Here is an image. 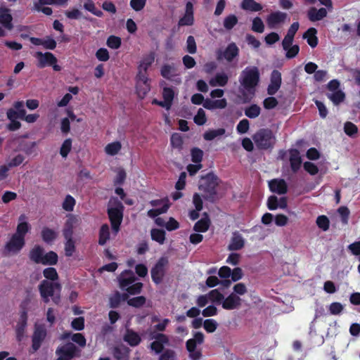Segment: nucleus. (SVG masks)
<instances>
[{"mask_svg":"<svg viewBox=\"0 0 360 360\" xmlns=\"http://www.w3.org/2000/svg\"><path fill=\"white\" fill-rule=\"evenodd\" d=\"M143 288V283L141 282H134L131 285H129L123 290L127 291V294L129 295H137L139 294Z\"/></svg>","mask_w":360,"mask_h":360,"instance_id":"obj_47","label":"nucleus"},{"mask_svg":"<svg viewBox=\"0 0 360 360\" xmlns=\"http://www.w3.org/2000/svg\"><path fill=\"white\" fill-rule=\"evenodd\" d=\"M289 160L292 171L296 173L300 169L302 165V158L297 149L290 150Z\"/></svg>","mask_w":360,"mask_h":360,"instance_id":"obj_22","label":"nucleus"},{"mask_svg":"<svg viewBox=\"0 0 360 360\" xmlns=\"http://www.w3.org/2000/svg\"><path fill=\"white\" fill-rule=\"evenodd\" d=\"M241 302V299L235 293H231L222 302V307L226 310L237 309Z\"/></svg>","mask_w":360,"mask_h":360,"instance_id":"obj_17","label":"nucleus"},{"mask_svg":"<svg viewBox=\"0 0 360 360\" xmlns=\"http://www.w3.org/2000/svg\"><path fill=\"white\" fill-rule=\"evenodd\" d=\"M155 58V53L150 51L148 54L143 56L138 70H143V72H148V68L154 63Z\"/></svg>","mask_w":360,"mask_h":360,"instance_id":"obj_33","label":"nucleus"},{"mask_svg":"<svg viewBox=\"0 0 360 360\" xmlns=\"http://www.w3.org/2000/svg\"><path fill=\"white\" fill-rule=\"evenodd\" d=\"M25 245V239H22L13 234L10 240L5 244L4 251L9 254H18Z\"/></svg>","mask_w":360,"mask_h":360,"instance_id":"obj_9","label":"nucleus"},{"mask_svg":"<svg viewBox=\"0 0 360 360\" xmlns=\"http://www.w3.org/2000/svg\"><path fill=\"white\" fill-rule=\"evenodd\" d=\"M56 360H71L81 356V350L72 342L59 346L56 350Z\"/></svg>","mask_w":360,"mask_h":360,"instance_id":"obj_6","label":"nucleus"},{"mask_svg":"<svg viewBox=\"0 0 360 360\" xmlns=\"http://www.w3.org/2000/svg\"><path fill=\"white\" fill-rule=\"evenodd\" d=\"M162 98L171 106L174 98V91L172 87H164L162 89Z\"/></svg>","mask_w":360,"mask_h":360,"instance_id":"obj_55","label":"nucleus"},{"mask_svg":"<svg viewBox=\"0 0 360 360\" xmlns=\"http://www.w3.org/2000/svg\"><path fill=\"white\" fill-rule=\"evenodd\" d=\"M122 145L119 141H115L110 143H108L105 148V151L107 154L110 155H115L119 153L121 150Z\"/></svg>","mask_w":360,"mask_h":360,"instance_id":"obj_48","label":"nucleus"},{"mask_svg":"<svg viewBox=\"0 0 360 360\" xmlns=\"http://www.w3.org/2000/svg\"><path fill=\"white\" fill-rule=\"evenodd\" d=\"M146 302V299L144 296H138L127 300V304L135 308H140L143 307Z\"/></svg>","mask_w":360,"mask_h":360,"instance_id":"obj_52","label":"nucleus"},{"mask_svg":"<svg viewBox=\"0 0 360 360\" xmlns=\"http://www.w3.org/2000/svg\"><path fill=\"white\" fill-rule=\"evenodd\" d=\"M207 296L210 301L216 304H222V302L224 299V295L221 293L217 289L212 290L210 291Z\"/></svg>","mask_w":360,"mask_h":360,"instance_id":"obj_49","label":"nucleus"},{"mask_svg":"<svg viewBox=\"0 0 360 360\" xmlns=\"http://www.w3.org/2000/svg\"><path fill=\"white\" fill-rule=\"evenodd\" d=\"M137 280L134 272L131 270L124 271L118 277L119 285L122 290L126 288Z\"/></svg>","mask_w":360,"mask_h":360,"instance_id":"obj_16","label":"nucleus"},{"mask_svg":"<svg viewBox=\"0 0 360 360\" xmlns=\"http://www.w3.org/2000/svg\"><path fill=\"white\" fill-rule=\"evenodd\" d=\"M41 236L44 242L51 244L56 239L58 233L50 228L44 227L41 232Z\"/></svg>","mask_w":360,"mask_h":360,"instance_id":"obj_35","label":"nucleus"},{"mask_svg":"<svg viewBox=\"0 0 360 360\" xmlns=\"http://www.w3.org/2000/svg\"><path fill=\"white\" fill-rule=\"evenodd\" d=\"M8 146L12 147L14 145L18 144V147L14 148V151H23L27 155H31L33 152L34 148L36 146L35 142H27L21 140L20 137L15 136L10 139L7 141Z\"/></svg>","mask_w":360,"mask_h":360,"instance_id":"obj_8","label":"nucleus"},{"mask_svg":"<svg viewBox=\"0 0 360 360\" xmlns=\"http://www.w3.org/2000/svg\"><path fill=\"white\" fill-rule=\"evenodd\" d=\"M252 30L255 32L262 33L264 31V25L259 17H255L252 20Z\"/></svg>","mask_w":360,"mask_h":360,"instance_id":"obj_58","label":"nucleus"},{"mask_svg":"<svg viewBox=\"0 0 360 360\" xmlns=\"http://www.w3.org/2000/svg\"><path fill=\"white\" fill-rule=\"evenodd\" d=\"M239 49L234 42L230 43L225 49L223 56L229 62H231L238 56Z\"/></svg>","mask_w":360,"mask_h":360,"instance_id":"obj_30","label":"nucleus"},{"mask_svg":"<svg viewBox=\"0 0 360 360\" xmlns=\"http://www.w3.org/2000/svg\"><path fill=\"white\" fill-rule=\"evenodd\" d=\"M281 83V73L277 70H274L271 73L270 84L267 87V94L270 96L276 94L280 89Z\"/></svg>","mask_w":360,"mask_h":360,"instance_id":"obj_13","label":"nucleus"},{"mask_svg":"<svg viewBox=\"0 0 360 360\" xmlns=\"http://www.w3.org/2000/svg\"><path fill=\"white\" fill-rule=\"evenodd\" d=\"M65 255L66 257H72L76 250L75 243L73 238H65Z\"/></svg>","mask_w":360,"mask_h":360,"instance_id":"obj_50","label":"nucleus"},{"mask_svg":"<svg viewBox=\"0 0 360 360\" xmlns=\"http://www.w3.org/2000/svg\"><path fill=\"white\" fill-rule=\"evenodd\" d=\"M219 184L218 176L212 172L201 176L198 189L203 193V198L210 202H215L217 200V186Z\"/></svg>","mask_w":360,"mask_h":360,"instance_id":"obj_1","label":"nucleus"},{"mask_svg":"<svg viewBox=\"0 0 360 360\" xmlns=\"http://www.w3.org/2000/svg\"><path fill=\"white\" fill-rule=\"evenodd\" d=\"M245 245V240L242 236L237 232L233 233L230 243L228 245V250L235 251L241 250Z\"/></svg>","mask_w":360,"mask_h":360,"instance_id":"obj_25","label":"nucleus"},{"mask_svg":"<svg viewBox=\"0 0 360 360\" xmlns=\"http://www.w3.org/2000/svg\"><path fill=\"white\" fill-rule=\"evenodd\" d=\"M165 231L162 229H153L150 231V236L153 240L162 245L165 241Z\"/></svg>","mask_w":360,"mask_h":360,"instance_id":"obj_41","label":"nucleus"},{"mask_svg":"<svg viewBox=\"0 0 360 360\" xmlns=\"http://www.w3.org/2000/svg\"><path fill=\"white\" fill-rule=\"evenodd\" d=\"M260 74L257 67L249 66L241 72L239 82L240 85L248 92L254 93L255 87L258 85Z\"/></svg>","mask_w":360,"mask_h":360,"instance_id":"obj_3","label":"nucleus"},{"mask_svg":"<svg viewBox=\"0 0 360 360\" xmlns=\"http://www.w3.org/2000/svg\"><path fill=\"white\" fill-rule=\"evenodd\" d=\"M229 77L225 73H217L214 77L209 81V84L212 86H224L227 84Z\"/></svg>","mask_w":360,"mask_h":360,"instance_id":"obj_36","label":"nucleus"},{"mask_svg":"<svg viewBox=\"0 0 360 360\" xmlns=\"http://www.w3.org/2000/svg\"><path fill=\"white\" fill-rule=\"evenodd\" d=\"M307 15L311 22L319 21L326 17L327 11L325 8L316 9L315 7H311L308 11Z\"/></svg>","mask_w":360,"mask_h":360,"instance_id":"obj_24","label":"nucleus"},{"mask_svg":"<svg viewBox=\"0 0 360 360\" xmlns=\"http://www.w3.org/2000/svg\"><path fill=\"white\" fill-rule=\"evenodd\" d=\"M327 97L335 105H338L345 101V94L340 89L331 94H327Z\"/></svg>","mask_w":360,"mask_h":360,"instance_id":"obj_40","label":"nucleus"},{"mask_svg":"<svg viewBox=\"0 0 360 360\" xmlns=\"http://www.w3.org/2000/svg\"><path fill=\"white\" fill-rule=\"evenodd\" d=\"M316 225L323 231H326L330 227L329 219L326 215H320L316 218Z\"/></svg>","mask_w":360,"mask_h":360,"instance_id":"obj_51","label":"nucleus"},{"mask_svg":"<svg viewBox=\"0 0 360 360\" xmlns=\"http://www.w3.org/2000/svg\"><path fill=\"white\" fill-rule=\"evenodd\" d=\"M43 275L46 278V280L51 282H57L58 280V274L57 271L53 267H48L44 269Z\"/></svg>","mask_w":360,"mask_h":360,"instance_id":"obj_45","label":"nucleus"},{"mask_svg":"<svg viewBox=\"0 0 360 360\" xmlns=\"http://www.w3.org/2000/svg\"><path fill=\"white\" fill-rule=\"evenodd\" d=\"M287 14L281 11H275L271 13L266 18V23L269 28L274 29L278 25L283 23L286 18Z\"/></svg>","mask_w":360,"mask_h":360,"instance_id":"obj_15","label":"nucleus"},{"mask_svg":"<svg viewBox=\"0 0 360 360\" xmlns=\"http://www.w3.org/2000/svg\"><path fill=\"white\" fill-rule=\"evenodd\" d=\"M316 29L310 27L303 34V38L307 39V44L311 48H315L318 45L319 39L316 37Z\"/></svg>","mask_w":360,"mask_h":360,"instance_id":"obj_32","label":"nucleus"},{"mask_svg":"<svg viewBox=\"0 0 360 360\" xmlns=\"http://www.w3.org/2000/svg\"><path fill=\"white\" fill-rule=\"evenodd\" d=\"M44 252V248L41 246L39 245H34L30 251V259L35 264H41Z\"/></svg>","mask_w":360,"mask_h":360,"instance_id":"obj_29","label":"nucleus"},{"mask_svg":"<svg viewBox=\"0 0 360 360\" xmlns=\"http://www.w3.org/2000/svg\"><path fill=\"white\" fill-rule=\"evenodd\" d=\"M38 288L41 300L44 303L49 302L50 297H51L54 304L58 305L60 303L62 286L58 282L43 280L39 283Z\"/></svg>","mask_w":360,"mask_h":360,"instance_id":"obj_2","label":"nucleus"},{"mask_svg":"<svg viewBox=\"0 0 360 360\" xmlns=\"http://www.w3.org/2000/svg\"><path fill=\"white\" fill-rule=\"evenodd\" d=\"M34 56L37 59V66L39 68H44L46 66L57 63L56 57L51 52L42 53L37 51Z\"/></svg>","mask_w":360,"mask_h":360,"instance_id":"obj_10","label":"nucleus"},{"mask_svg":"<svg viewBox=\"0 0 360 360\" xmlns=\"http://www.w3.org/2000/svg\"><path fill=\"white\" fill-rule=\"evenodd\" d=\"M169 208L168 203H165L160 208L150 209L148 211V216L150 218H155L160 214L166 213Z\"/></svg>","mask_w":360,"mask_h":360,"instance_id":"obj_53","label":"nucleus"},{"mask_svg":"<svg viewBox=\"0 0 360 360\" xmlns=\"http://www.w3.org/2000/svg\"><path fill=\"white\" fill-rule=\"evenodd\" d=\"M194 23L193 5L191 1H188L186 4L185 13L179 22V27L191 26Z\"/></svg>","mask_w":360,"mask_h":360,"instance_id":"obj_14","label":"nucleus"},{"mask_svg":"<svg viewBox=\"0 0 360 360\" xmlns=\"http://www.w3.org/2000/svg\"><path fill=\"white\" fill-rule=\"evenodd\" d=\"M123 340L131 347H136L141 342V338L139 333L131 329H127L126 333L123 337Z\"/></svg>","mask_w":360,"mask_h":360,"instance_id":"obj_23","label":"nucleus"},{"mask_svg":"<svg viewBox=\"0 0 360 360\" xmlns=\"http://www.w3.org/2000/svg\"><path fill=\"white\" fill-rule=\"evenodd\" d=\"M202 218L198 220L193 226V230L196 232H206L210 225V219L207 212H204Z\"/></svg>","mask_w":360,"mask_h":360,"instance_id":"obj_28","label":"nucleus"},{"mask_svg":"<svg viewBox=\"0 0 360 360\" xmlns=\"http://www.w3.org/2000/svg\"><path fill=\"white\" fill-rule=\"evenodd\" d=\"M205 336L202 332H195L193 338L188 340L186 342V347L188 352H194L196 349L197 345H201L204 342Z\"/></svg>","mask_w":360,"mask_h":360,"instance_id":"obj_20","label":"nucleus"},{"mask_svg":"<svg viewBox=\"0 0 360 360\" xmlns=\"http://www.w3.org/2000/svg\"><path fill=\"white\" fill-rule=\"evenodd\" d=\"M176 71L174 64H165L161 67L160 75L165 79L170 80L172 77L176 75Z\"/></svg>","mask_w":360,"mask_h":360,"instance_id":"obj_37","label":"nucleus"},{"mask_svg":"<svg viewBox=\"0 0 360 360\" xmlns=\"http://www.w3.org/2000/svg\"><path fill=\"white\" fill-rule=\"evenodd\" d=\"M338 212L340 215L342 223L343 224H347L350 214V211L348 207L346 206H341L338 209Z\"/></svg>","mask_w":360,"mask_h":360,"instance_id":"obj_63","label":"nucleus"},{"mask_svg":"<svg viewBox=\"0 0 360 360\" xmlns=\"http://www.w3.org/2000/svg\"><path fill=\"white\" fill-rule=\"evenodd\" d=\"M158 360H176V352L171 349H166L160 354Z\"/></svg>","mask_w":360,"mask_h":360,"instance_id":"obj_59","label":"nucleus"},{"mask_svg":"<svg viewBox=\"0 0 360 360\" xmlns=\"http://www.w3.org/2000/svg\"><path fill=\"white\" fill-rule=\"evenodd\" d=\"M137 78V92L139 95L145 96L150 91L149 79L148 77L147 72H143V70H139L136 75Z\"/></svg>","mask_w":360,"mask_h":360,"instance_id":"obj_11","label":"nucleus"},{"mask_svg":"<svg viewBox=\"0 0 360 360\" xmlns=\"http://www.w3.org/2000/svg\"><path fill=\"white\" fill-rule=\"evenodd\" d=\"M238 22L237 16L234 14H230L227 15L224 20V27L227 30H232Z\"/></svg>","mask_w":360,"mask_h":360,"instance_id":"obj_46","label":"nucleus"},{"mask_svg":"<svg viewBox=\"0 0 360 360\" xmlns=\"http://www.w3.org/2000/svg\"><path fill=\"white\" fill-rule=\"evenodd\" d=\"M12 20L13 17L9 13V9L2 8L0 10V24L4 28L11 30L13 28Z\"/></svg>","mask_w":360,"mask_h":360,"instance_id":"obj_26","label":"nucleus"},{"mask_svg":"<svg viewBox=\"0 0 360 360\" xmlns=\"http://www.w3.org/2000/svg\"><path fill=\"white\" fill-rule=\"evenodd\" d=\"M129 298V295L127 293L121 294L118 291H116L113 295H112L109 298V304L110 307L112 309L117 308L121 302L126 301Z\"/></svg>","mask_w":360,"mask_h":360,"instance_id":"obj_31","label":"nucleus"},{"mask_svg":"<svg viewBox=\"0 0 360 360\" xmlns=\"http://www.w3.org/2000/svg\"><path fill=\"white\" fill-rule=\"evenodd\" d=\"M122 44L121 38L117 36H110L106 41L107 46L112 49H117L120 47Z\"/></svg>","mask_w":360,"mask_h":360,"instance_id":"obj_56","label":"nucleus"},{"mask_svg":"<svg viewBox=\"0 0 360 360\" xmlns=\"http://www.w3.org/2000/svg\"><path fill=\"white\" fill-rule=\"evenodd\" d=\"M168 263L169 261L166 257H161L152 267L150 270L151 278L156 285L162 282Z\"/></svg>","mask_w":360,"mask_h":360,"instance_id":"obj_7","label":"nucleus"},{"mask_svg":"<svg viewBox=\"0 0 360 360\" xmlns=\"http://www.w3.org/2000/svg\"><path fill=\"white\" fill-rule=\"evenodd\" d=\"M110 238V230L107 224H103L99 230L98 244L104 245Z\"/></svg>","mask_w":360,"mask_h":360,"instance_id":"obj_39","label":"nucleus"},{"mask_svg":"<svg viewBox=\"0 0 360 360\" xmlns=\"http://www.w3.org/2000/svg\"><path fill=\"white\" fill-rule=\"evenodd\" d=\"M72 148V139H65L60 149V154L63 158H66L69 153L70 152Z\"/></svg>","mask_w":360,"mask_h":360,"instance_id":"obj_61","label":"nucleus"},{"mask_svg":"<svg viewBox=\"0 0 360 360\" xmlns=\"http://www.w3.org/2000/svg\"><path fill=\"white\" fill-rule=\"evenodd\" d=\"M217 322L214 319H206L203 322V327L207 333H213L217 328Z\"/></svg>","mask_w":360,"mask_h":360,"instance_id":"obj_64","label":"nucleus"},{"mask_svg":"<svg viewBox=\"0 0 360 360\" xmlns=\"http://www.w3.org/2000/svg\"><path fill=\"white\" fill-rule=\"evenodd\" d=\"M170 143L173 148L177 149H182L183 147V139L181 136L178 133H174L170 138Z\"/></svg>","mask_w":360,"mask_h":360,"instance_id":"obj_54","label":"nucleus"},{"mask_svg":"<svg viewBox=\"0 0 360 360\" xmlns=\"http://www.w3.org/2000/svg\"><path fill=\"white\" fill-rule=\"evenodd\" d=\"M58 259V255L53 251H49L46 254H44L41 264L44 265H55Z\"/></svg>","mask_w":360,"mask_h":360,"instance_id":"obj_42","label":"nucleus"},{"mask_svg":"<svg viewBox=\"0 0 360 360\" xmlns=\"http://www.w3.org/2000/svg\"><path fill=\"white\" fill-rule=\"evenodd\" d=\"M269 189L271 192L279 195L285 194L288 191V186L283 179H273L269 181Z\"/></svg>","mask_w":360,"mask_h":360,"instance_id":"obj_18","label":"nucleus"},{"mask_svg":"<svg viewBox=\"0 0 360 360\" xmlns=\"http://www.w3.org/2000/svg\"><path fill=\"white\" fill-rule=\"evenodd\" d=\"M344 131L347 136L352 137L358 133V127L354 123L347 122L344 125Z\"/></svg>","mask_w":360,"mask_h":360,"instance_id":"obj_60","label":"nucleus"},{"mask_svg":"<svg viewBox=\"0 0 360 360\" xmlns=\"http://www.w3.org/2000/svg\"><path fill=\"white\" fill-rule=\"evenodd\" d=\"M191 160L195 164H200L202 160L203 151L199 148H193L191 151Z\"/></svg>","mask_w":360,"mask_h":360,"instance_id":"obj_57","label":"nucleus"},{"mask_svg":"<svg viewBox=\"0 0 360 360\" xmlns=\"http://www.w3.org/2000/svg\"><path fill=\"white\" fill-rule=\"evenodd\" d=\"M114 204L115 206L108 207L107 212L112 229L117 233L120 231V225L122 221L124 207L122 203L117 199L115 200Z\"/></svg>","mask_w":360,"mask_h":360,"instance_id":"obj_5","label":"nucleus"},{"mask_svg":"<svg viewBox=\"0 0 360 360\" xmlns=\"http://www.w3.org/2000/svg\"><path fill=\"white\" fill-rule=\"evenodd\" d=\"M30 229L31 226L27 221L19 222L17 225L16 231L13 235L22 239H25V236L30 231Z\"/></svg>","mask_w":360,"mask_h":360,"instance_id":"obj_38","label":"nucleus"},{"mask_svg":"<svg viewBox=\"0 0 360 360\" xmlns=\"http://www.w3.org/2000/svg\"><path fill=\"white\" fill-rule=\"evenodd\" d=\"M130 349L125 345H121L112 348V354L116 360H129Z\"/></svg>","mask_w":360,"mask_h":360,"instance_id":"obj_21","label":"nucleus"},{"mask_svg":"<svg viewBox=\"0 0 360 360\" xmlns=\"http://www.w3.org/2000/svg\"><path fill=\"white\" fill-rule=\"evenodd\" d=\"M46 337V330L42 326H37L32 336V349L35 352L39 349Z\"/></svg>","mask_w":360,"mask_h":360,"instance_id":"obj_12","label":"nucleus"},{"mask_svg":"<svg viewBox=\"0 0 360 360\" xmlns=\"http://www.w3.org/2000/svg\"><path fill=\"white\" fill-rule=\"evenodd\" d=\"M261 112V108L257 104H252L245 109V115L250 119L257 117Z\"/></svg>","mask_w":360,"mask_h":360,"instance_id":"obj_44","label":"nucleus"},{"mask_svg":"<svg viewBox=\"0 0 360 360\" xmlns=\"http://www.w3.org/2000/svg\"><path fill=\"white\" fill-rule=\"evenodd\" d=\"M75 202V200L72 195H67L63 202V208L67 212H71L74 209Z\"/></svg>","mask_w":360,"mask_h":360,"instance_id":"obj_62","label":"nucleus"},{"mask_svg":"<svg viewBox=\"0 0 360 360\" xmlns=\"http://www.w3.org/2000/svg\"><path fill=\"white\" fill-rule=\"evenodd\" d=\"M240 7L245 11L252 12H258L262 11L263 8L262 5L255 0H243Z\"/></svg>","mask_w":360,"mask_h":360,"instance_id":"obj_34","label":"nucleus"},{"mask_svg":"<svg viewBox=\"0 0 360 360\" xmlns=\"http://www.w3.org/2000/svg\"><path fill=\"white\" fill-rule=\"evenodd\" d=\"M76 221L77 219L73 215H70L66 220L63 229V236L64 238H73V230Z\"/></svg>","mask_w":360,"mask_h":360,"instance_id":"obj_27","label":"nucleus"},{"mask_svg":"<svg viewBox=\"0 0 360 360\" xmlns=\"http://www.w3.org/2000/svg\"><path fill=\"white\" fill-rule=\"evenodd\" d=\"M252 140L258 150H271L276 143L273 131L268 128L259 129L253 136Z\"/></svg>","mask_w":360,"mask_h":360,"instance_id":"obj_4","label":"nucleus"},{"mask_svg":"<svg viewBox=\"0 0 360 360\" xmlns=\"http://www.w3.org/2000/svg\"><path fill=\"white\" fill-rule=\"evenodd\" d=\"M27 323V311L24 309L20 311V319L15 328L16 335L18 340H20L21 338L23 336Z\"/></svg>","mask_w":360,"mask_h":360,"instance_id":"obj_19","label":"nucleus"},{"mask_svg":"<svg viewBox=\"0 0 360 360\" xmlns=\"http://www.w3.org/2000/svg\"><path fill=\"white\" fill-rule=\"evenodd\" d=\"M225 132L226 130L224 128L210 129L204 133L203 138L206 141H212L216 137L224 135Z\"/></svg>","mask_w":360,"mask_h":360,"instance_id":"obj_43","label":"nucleus"}]
</instances>
